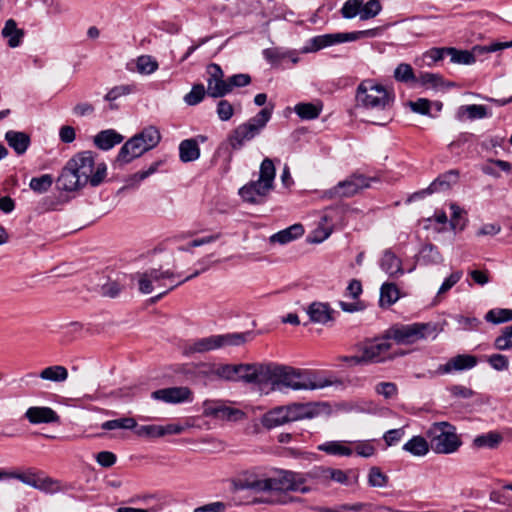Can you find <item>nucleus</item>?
<instances>
[{
    "label": "nucleus",
    "mask_w": 512,
    "mask_h": 512,
    "mask_svg": "<svg viewBox=\"0 0 512 512\" xmlns=\"http://www.w3.org/2000/svg\"><path fill=\"white\" fill-rule=\"evenodd\" d=\"M107 176L104 162L95 164L91 151H83L74 155L63 167L57 179L59 189L67 192L77 191L86 185L99 186Z\"/></svg>",
    "instance_id": "obj_1"
},
{
    "label": "nucleus",
    "mask_w": 512,
    "mask_h": 512,
    "mask_svg": "<svg viewBox=\"0 0 512 512\" xmlns=\"http://www.w3.org/2000/svg\"><path fill=\"white\" fill-rule=\"evenodd\" d=\"M266 382L272 390H317L328 386H342V380L325 378L311 370L296 369L291 366L269 363Z\"/></svg>",
    "instance_id": "obj_2"
},
{
    "label": "nucleus",
    "mask_w": 512,
    "mask_h": 512,
    "mask_svg": "<svg viewBox=\"0 0 512 512\" xmlns=\"http://www.w3.org/2000/svg\"><path fill=\"white\" fill-rule=\"evenodd\" d=\"M306 483V473L280 469L273 476L267 478H246L241 480L239 487L255 492H300L306 494L311 491V488Z\"/></svg>",
    "instance_id": "obj_3"
},
{
    "label": "nucleus",
    "mask_w": 512,
    "mask_h": 512,
    "mask_svg": "<svg viewBox=\"0 0 512 512\" xmlns=\"http://www.w3.org/2000/svg\"><path fill=\"white\" fill-rule=\"evenodd\" d=\"M276 169L270 158H265L259 171V178L244 185L239 190L241 198L251 204H262L273 189Z\"/></svg>",
    "instance_id": "obj_4"
},
{
    "label": "nucleus",
    "mask_w": 512,
    "mask_h": 512,
    "mask_svg": "<svg viewBox=\"0 0 512 512\" xmlns=\"http://www.w3.org/2000/svg\"><path fill=\"white\" fill-rule=\"evenodd\" d=\"M253 338L254 334L252 331L210 335L188 342L184 347V354L207 353L228 346H241L252 341Z\"/></svg>",
    "instance_id": "obj_5"
},
{
    "label": "nucleus",
    "mask_w": 512,
    "mask_h": 512,
    "mask_svg": "<svg viewBox=\"0 0 512 512\" xmlns=\"http://www.w3.org/2000/svg\"><path fill=\"white\" fill-rule=\"evenodd\" d=\"M393 100V94L374 80H364L357 87L356 102L364 109L385 111L391 107Z\"/></svg>",
    "instance_id": "obj_6"
},
{
    "label": "nucleus",
    "mask_w": 512,
    "mask_h": 512,
    "mask_svg": "<svg viewBox=\"0 0 512 512\" xmlns=\"http://www.w3.org/2000/svg\"><path fill=\"white\" fill-rule=\"evenodd\" d=\"M431 449L438 454H451L458 450L461 440L456 428L449 422H435L427 430Z\"/></svg>",
    "instance_id": "obj_7"
},
{
    "label": "nucleus",
    "mask_w": 512,
    "mask_h": 512,
    "mask_svg": "<svg viewBox=\"0 0 512 512\" xmlns=\"http://www.w3.org/2000/svg\"><path fill=\"white\" fill-rule=\"evenodd\" d=\"M271 108H263L254 117L250 118L247 122L237 126L229 135L228 143L233 150L241 149L244 144L251 141L261 130L266 126L272 115Z\"/></svg>",
    "instance_id": "obj_8"
},
{
    "label": "nucleus",
    "mask_w": 512,
    "mask_h": 512,
    "mask_svg": "<svg viewBox=\"0 0 512 512\" xmlns=\"http://www.w3.org/2000/svg\"><path fill=\"white\" fill-rule=\"evenodd\" d=\"M388 338L398 344L409 345L429 336H436L437 325L428 323L398 324L392 326L388 331Z\"/></svg>",
    "instance_id": "obj_9"
},
{
    "label": "nucleus",
    "mask_w": 512,
    "mask_h": 512,
    "mask_svg": "<svg viewBox=\"0 0 512 512\" xmlns=\"http://www.w3.org/2000/svg\"><path fill=\"white\" fill-rule=\"evenodd\" d=\"M303 409L301 404L276 407L263 415L261 423L267 429L282 426L302 419Z\"/></svg>",
    "instance_id": "obj_10"
},
{
    "label": "nucleus",
    "mask_w": 512,
    "mask_h": 512,
    "mask_svg": "<svg viewBox=\"0 0 512 512\" xmlns=\"http://www.w3.org/2000/svg\"><path fill=\"white\" fill-rule=\"evenodd\" d=\"M374 36L373 30H364V31H354L347 33H333V34H325L313 37L309 40V45L304 48V52H316L325 47L343 43V42H352L359 40L364 37Z\"/></svg>",
    "instance_id": "obj_11"
},
{
    "label": "nucleus",
    "mask_w": 512,
    "mask_h": 512,
    "mask_svg": "<svg viewBox=\"0 0 512 512\" xmlns=\"http://www.w3.org/2000/svg\"><path fill=\"white\" fill-rule=\"evenodd\" d=\"M369 186V179L364 175L353 174L345 180L340 181L334 187L326 190L324 192V197L328 199L352 197Z\"/></svg>",
    "instance_id": "obj_12"
},
{
    "label": "nucleus",
    "mask_w": 512,
    "mask_h": 512,
    "mask_svg": "<svg viewBox=\"0 0 512 512\" xmlns=\"http://www.w3.org/2000/svg\"><path fill=\"white\" fill-rule=\"evenodd\" d=\"M175 277L176 274L171 270L149 269L138 275L139 290L141 293L149 294L153 291V282L163 286V280H172Z\"/></svg>",
    "instance_id": "obj_13"
},
{
    "label": "nucleus",
    "mask_w": 512,
    "mask_h": 512,
    "mask_svg": "<svg viewBox=\"0 0 512 512\" xmlns=\"http://www.w3.org/2000/svg\"><path fill=\"white\" fill-rule=\"evenodd\" d=\"M389 339L387 334L386 337L367 342L362 349L363 360H365L366 363H378L383 361L391 348V344L388 341Z\"/></svg>",
    "instance_id": "obj_14"
},
{
    "label": "nucleus",
    "mask_w": 512,
    "mask_h": 512,
    "mask_svg": "<svg viewBox=\"0 0 512 512\" xmlns=\"http://www.w3.org/2000/svg\"><path fill=\"white\" fill-rule=\"evenodd\" d=\"M151 397L155 400L163 401L166 403L177 404L192 401L193 393L190 388L179 386L153 391L151 393Z\"/></svg>",
    "instance_id": "obj_15"
},
{
    "label": "nucleus",
    "mask_w": 512,
    "mask_h": 512,
    "mask_svg": "<svg viewBox=\"0 0 512 512\" xmlns=\"http://www.w3.org/2000/svg\"><path fill=\"white\" fill-rule=\"evenodd\" d=\"M268 366L269 364H238L237 381L264 383L267 378Z\"/></svg>",
    "instance_id": "obj_16"
},
{
    "label": "nucleus",
    "mask_w": 512,
    "mask_h": 512,
    "mask_svg": "<svg viewBox=\"0 0 512 512\" xmlns=\"http://www.w3.org/2000/svg\"><path fill=\"white\" fill-rule=\"evenodd\" d=\"M138 139L131 137L120 148L119 153L113 163L115 168H121L125 164L132 162L134 159L139 158L146 153L145 148L138 145Z\"/></svg>",
    "instance_id": "obj_17"
},
{
    "label": "nucleus",
    "mask_w": 512,
    "mask_h": 512,
    "mask_svg": "<svg viewBox=\"0 0 512 512\" xmlns=\"http://www.w3.org/2000/svg\"><path fill=\"white\" fill-rule=\"evenodd\" d=\"M310 322L326 325L328 322L334 321L335 311L328 303L313 302L306 310Z\"/></svg>",
    "instance_id": "obj_18"
},
{
    "label": "nucleus",
    "mask_w": 512,
    "mask_h": 512,
    "mask_svg": "<svg viewBox=\"0 0 512 512\" xmlns=\"http://www.w3.org/2000/svg\"><path fill=\"white\" fill-rule=\"evenodd\" d=\"M477 364V359L472 355H457L451 358L446 364L440 365L437 373L447 374L452 371L471 369Z\"/></svg>",
    "instance_id": "obj_19"
},
{
    "label": "nucleus",
    "mask_w": 512,
    "mask_h": 512,
    "mask_svg": "<svg viewBox=\"0 0 512 512\" xmlns=\"http://www.w3.org/2000/svg\"><path fill=\"white\" fill-rule=\"evenodd\" d=\"M25 417L31 424L55 423L59 421V416L50 407H30L26 410Z\"/></svg>",
    "instance_id": "obj_20"
},
{
    "label": "nucleus",
    "mask_w": 512,
    "mask_h": 512,
    "mask_svg": "<svg viewBox=\"0 0 512 512\" xmlns=\"http://www.w3.org/2000/svg\"><path fill=\"white\" fill-rule=\"evenodd\" d=\"M308 479H320L323 481H335L344 484L347 482L348 477L341 469L318 467L306 473Z\"/></svg>",
    "instance_id": "obj_21"
},
{
    "label": "nucleus",
    "mask_w": 512,
    "mask_h": 512,
    "mask_svg": "<svg viewBox=\"0 0 512 512\" xmlns=\"http://www.w3.org/2000/svg\"><path fill=\"white\" fill-rule=\"evenodd\" d=\"M381 269L390 277H398L403 275L402 261L391 249H386L380 260Z\"/></svg>",
    "instance_id": "obj_22"
},
{
    "label": "nucleus",
    "mask_w": 512,
    "mask_h": 512,
    "mask_svg": "<svg viewBox=\"0 0 512 512\" xmlns=\"http://www.w3.org/2000/svg\"><path fill=\"white\" fill-rule=\"evenodd\" d=\"M5 140L18 155L24 154L31 142L28 134L13 130L6 132Z\"/></svg>",
    "instance_id": "obj_23"
},
{
    "label": "nucleus",
    "mask_w": 512,
    "mask_h": 512,
    "mask_svg": "<svg viewBox=\"0 0 512 512\" xmlns=\"http://www.w3.org/2000/svg\"><path fill=\"white\" fill-rule=\"evenodd\" d=\"M304 234V228L301 224H294L270 236V243L284 245L301 237Z\"/></svg>",
    "instance_id": "obj_24"
},
{
    "label": "nucleus",
    "mask_w": 512,
    "mask_h": 512,
    "mask_svg": "<svg viewBox=\"0 0 512 512\" xmlns=\"http://www.w3.org/2000/svg\"><path fill=\"white\" fill-rule=\"evenodd\" d=\"M123 141V136L113 129L99 132L94 137V144L101 150H109Z\"/></svg>",
    "instance_id": "obj_25"
},
{
    "label": "nucleus",
    "mask_w": 512,
    "mask_h": 512,
    "mask_svg": "<svg viewBox=\"0 0 512 512\" xmlns=\"http://www.w3.org/2000/svg\"><path fill=\"white\" fill-rule=\"evenodd\" d=\"M24 34V30L17 27L14 19H8L1 31V35L8 40L7 44L11 48H16L21 44Z\"/></svg>",
    "instance_id": "obj_26"
},
{
    "label": "nucleus",
    "mask_w": 512,
    "mask_h": 512,
    "mask_svg": "<svg viewBox=\"0 0 512 512\" xmlns=\"http://www.w3.org/2000/svg\"><path fill=\"white\" fill-rule=\"evenodd\" d=\"M138 139V145L145 148V151L153 149L161 139L160 132L154 126L144 128L140 133L133 136Z\"/></svg>",
    "instance_id": "obj_27"
},
{
    "label": "nucleus",
    "mask_w": 512,
    "mask_h": 512,
    "mask_svg": "<svg viewBox=\"0 0 512 512\" xmlns=\"http://www.w3.org/2000/svg\"><path fill=\"white\" fill-rule=\"evenodd\" d=\"M138 139V145L145 148V151L153 149L161 139L160 132L154 126L144 128L140 133L133 136Z\"/></svg>",
    "instance_id": "obj_28"
},
{
    "label": "nucleus",
    "mask_w": 512,
    "mask_h": 512,
    "mask_svg": "<svg viewBox=\"0 0 512 512\" xmlns=\"http://www.w3.org/2000/svg\"><path fill=\"white\" fill-rule=\"evenodd\" d=\"M179 157L184 163L192 162L200 157V148L195 139H185L179 145Z\"/></svg>",
    "instance_id": "obj_29"
},
{
    "label": "nucleus",
    "mask_w": 512,
    "mask_h": 512,
    "mask_svg": "<svg viewBox=\"0 0 512 512\" xmlns=\"http://www.w3.org/2000/svg\"><path fill=\"white\" fill-rule=\"evenodd\" d=\"M459 177L458 170H450L435 179L425 192L432 194L440 190L448 189L452 183H456Z\"/></svg>",
    "instance_id": "obj_30"
},
{
    "label": "nucleus",
    "mask_w": 512,
    "mask_h": 512,
    "mask_svg": "<svg viewBox=\"0 0 512 512\" xmlns=\"http://www.w3.org/2000/svg\"><path fill=\"white\" fill-rule=\"evenodd\" d=\"M430 443L422 436H414L403 446L413 456L422 457L429 452Z\"/></svg>",
    "instance_id": "obj_31"
},
{
    "label": "nucleus",
    "mask_w": 512,
    "mask_h": 512,
    "mask_svg": "<svg viewBox=\"0 0 512 512\" xmlns=\"http://www.w3.org/2000/svg\"><path fill=\"white\" fill-rule=\"evenodd\" d=\"M393 77L397 82L407 85H416L417 75L413 67L408 63H400L396 66L393 72Z\"/></svg>",
    "instance_id": "obj_32"
},
{
    "label": "nucleus",
    "mask_w": 512,
    "mask_h": 512,
    "mask_svg": "<svg viewBox=\"0 0 512 512\" xmlns=\"http://www.w3.org/2000/svg\"><path fill=\"white\" fill-rule=\"evenodd\" d=\"M320 451L334 456H351L353 449L344 441H328L318 446Z\"/></svg>",
    "instance_id": "obj_33"
},
{
    "label": "nucleus",
    "mask_w": 512,
    "mask_h": 512,
    "mask_svg": "<svg viewBox=\"0 0 512 512\" xmlns=\"http://www.w3.org/2000/svg\"><path fill=\"white\" fill-rule=\"evenodd\" d=\"M39 377L52 382H63L68 378V370L61 365H53L43 369Z\"/></svg>",
    "instance_id": "obj_34"
},
{
    "label": "nucleus",
    "mask_w": 512,
    "mask_h": 512,
    "mask_svg": "<svg viewBox=\"0 0 512 512\" xmlns=\"http://www.w3.org/2000/svg\"><path fill=\"white\" fill-rule=\"evenodd\" d=\"M417 84L426 89H437L444 85V79L438 73L420 72L417 75Z\"/></svg>",
    "instance_id": "obj_35"
},
{
    "label": "nucleus",
    "mask_w": 512,
    "mask_h": 512,
    "mask_svg": "<svg viewBox=\"0 0 512 512\" xmlns=\"http://www.w3.org/2000/svg\"><path fill=\"white\" fill-rule=\"evenodd\" d=\"M399 299V290L393 283H384L380 289L379 303L381 307H389Z\"/></svg>",
    "instance_id": "obj_36"
},
{
    "label": "nucleus",
    "mask_w": 512,
    "mask_h": 512,
    "mask_svg": "<svg viewBox=\"0 0 512 512\" xmlns=\"http://www.w3.org/2000/svg\"><path fill=\"white\" fill-rule=\"evenodd\" d=\"M503 440V437L498 432H488L486 434L478 435L473 440V445L477 448H496L501 441Z\"/></svg>",
    "instance_id": "obj_37"
},
{
    "label": "nucleus",
    "mask_w": 512,
    "mask_h": 512,
    "mask_svg": "<svg viewBox=\"0 0 512 512\" xmlns=\"http://www.w3.org/2000/svg\"><path fill=\"white\" fill-rule=\"evenodd\" d=\"M230 93L228 80L220 78V80H207V95L212 98H221Z\"/></svg>",
    "instance_id": "obj_38"
},
{
    "label": "nucleus",
    "mask_w": 512,
    "mask_h": 512,
    "mask_svg": "<svg viewBox=\"0 0 512 512\" xmlns=\"http://www.w3.org/2000/svg\"><path fill=\"white\" fill-rule=\"evenodd\" d=\"M419 261L425 265L439 264L442 262V255L433 244H426L420 251Z\"/></svg>",
    "instance_id": "obj_39"
},
{
    "label": "nucleus",
    "mask_w": 512,
    "mask_h": 512,
    "mask_svg": "<svg viewBox=\"0 0 512 512\" xmlns=\"http://www.w3.org/2000/svg\"><path fill=\"white\" fill-rule=\"evenodd\" d=\"M296 114L304 120H312L320 115L322 105L313 103H299L295 106Z\"/></svg>",
    "instance_id": "obj_40"
},
{
    "label": "nucleus",
    "mask_w": 512,
    "mask_h": 512,
    "mask_svg": "<svg viewBox=\"0 0 512 512\" xmlns=\"http://www.w3.org/2000/svg\"><path fill=\"white\" fill-rule=\"evenodd\" d=\"M161 164V161H156L152 163L148 169L139 171L131 176L126 180L125 188H135L139 185L141 181L148 178L150 175L154 174L159 166Z\"/></svg>",
    "instance_id": "obj_41"
},
{
    "label": "nucleus",
    "mask_w": 512,
    "mask_h": 512,
    "mask_svg": "<svg viewBox=\"0 0 512 512\" xmlns=\"http://www.w3.org/2000/svg\"><path fill=\"white\" fill-rule=\"evenodd\" d=\"M137 71L149 75L158 69V62L150 55H141L136 60Z\"/></svg>",
    "instance_id": "obj_42"
},
{
    "label": "nucleus",
    "mask_w": 512,
    "mask_h": 512,
    "mask_svg": "<svg viewBox=\"0 0 512 512\" xmlns=\"http://www.w3.org/2000/svg\"><path fill=\"white\" fill-rule=\"evenodd\" d=\"M382 10V6L379 0H369L364 3L362 0L360 10V20H368L376 17Z\"/></svg>",
    "instance_id": "obj_43"
},
{
    "label": "nucleus",
    "mask_w": 512,
    "mask_h": 512,
    "mask_svg": "<svg viewBox=\"0 0 512 512\" xmlns=\"http://www.w3.org/2000/svg\"><path fill=\"white\" fill-rule=\"evenodd\" d=\"M485 320L493 324H500L512 320V309L496 308L489 310Z\"/></svg>",
    "instance_id": "obj_44"
},
{
    "label": "nucleus",
    "mask_w": 512,
    "mask_h": 512,
    "mask_svg": "<svg viewBox=\"0 0 512 512\" xmlns=\"http://www.w3.org/2000/svg\"><path fill=\"white\" fill-rule=\"evenodd\" d=\"M448 48H432L422 55L420 66L432 67L438 61L442 60L447 54Z\"/></svg>",
    "instance_id": "obj_45"
},
{
    "label": "nucleus",
    "mask_w": 512,
    "mask_h": 512,
    "mask_svg": "<svg viewBox=\"0 0 512 512\" xmlns=\"http://www.w3.org/2000/svg\"><path fill=\"white\" fill-rule=\"evenodd\" d=\"M447 55L451 56V62L457 64L469 65L475 62L474 54L468 50H458L456 48H448Z\"/></svg>",
    "instance_id": "obj_46"
},
{
    "label": "nucleus",
    "mask_w": 512,
    "mask_h": 512,
    "mask_svg": "<svg viewBox=\"0 0 512 512\" xmlns=\"http://www.w3.org/2000/svg\"><path fill=\"white\" fill-rule=\"evenodd\" d=\"M137 426L136 420L131 417H123L120 419H114L106 421L102 424L104 430H115V429H133Z\"/></svg>",
    "instance_id": "obj_47"
},
{
    "label": "nucleus",
    "mask_w": 512,
    "mask_h": 512,
    "mask_svg": "<svg viewBox=\"0 0 512 512\" xmlns=\"http://www.w3.org/2000/svg\"><path fill=\"white\" fill-rule=\"evenodd\" d=\"M223 379L226 381H237V365L232 364H215V379Z\"/></svg>",
    "instance_id": "obj_48"
},
{
    "label": "nucleus",
    "mask_w": 512,
    "mask_h": 512,
    "mask_svg": "<svg viewBox=\"0 0 512 512\" xmlns=\"http://www.w3.org/2000/svg\"><path fill=\"white\" fill-rule=\"evenodd\" d=\"M207 94L203 84L193 85L191 91L184 96V102L189 106L199 104Z\"/></svg>",
    "instance_id": "obj_49"
},
{
    "label": "nucleus",
    "mask_w": 512,
    "mask_h": 512,
    "mask_svg": "<svg viewBox=\"0 0 512 512\" xmlns=\"http://www.w3.org/2000/svg\"><path fill=\"white\" fill-rule=\"evenodd\" d=\"M53 184V177L50 174H44L40 177H34L30 181V188L38 193H44L50 189Z\"/></svg>",
    "instance_id": "obj_50"
},
{
    "label": "nucleus",
    "mask_w": 512,
    "mask_h": 512,
    "mask_svg": "<svg viewBox=\"0 0 512 512\" xmlns=\"http://www.w3.org/2000/svg\"><path fill=\"white\" fill-rule=\"evenodd\" d=\"M362 0H347L344 2L340 12L343 18L352 19L356 16L360 17Z\"/></svg>",
    "instance_id": "obj_51"
},
{
    "label": "nucleus",
    "mask_w": 512,
    "mask_h": 512,
    "mask_svg": "<svg viewBox=\"0 0 512 512\" xmlns=\"http://www.w3.org/2000/svg\"><path fill=\"white\" fill-rule=\"evenodd\" d=\"M194 376L199 378H205L208 380L215 379V364L210 363H199L195 365L191 371Z\"/></svg>",
    "instance_id": "obj_52"
},
{
    "label": "nucleus",
    "mask_w": 512,
    "mask_h": 512,
    "mask_svg": "<svg viewBox=\"0 0 512 512\" xmlns=\"http://www.w3.org/2000/svg\"><path fill=\"white\" fill-rule=\"evenodd\" d=\"M245 413L239 409L223 405L216 419L220 420H229V421H239L244 419Z\"/></svg>",
    "instance_id": "obj_53"
},
{
    "label": "nucleus",
    "mask_w": 512,
    "mask_h": 512,
    "mask_svg": "<svg viewBox=\"0 0 512 512\" xmlns=\"http://www.w3.org/2000/svg\"><path fill=\"white\" fill-rule=\"evenodd\" d=\"M368 483L372 487L382 488L387 485L388 477L384 473H382L380 468L372 467L369 470Z\"/></svg>",
    "instance_id": "obj_54"
},
{
    "label": "nucleus",
    "mask_w": 512,
    "mask_h": 512,
    "mask_svg": "<svg viewBox=\"0 0 512 512\" xmlns=\"http://www.w3.org/2000/svg\"><path fill=\"white\" fill-rule=\"evenodd\" d=\"M494 345L498 350H508L512 348V324L503 328L501 335L495 339Z\"/></svg>",
    "instance_id": "obj_55"
},
{
    "label": "nucleus",
    "mask_w": 512,
    "mask_h": 512,
    "mask_svg": "<svg viewBox=\"0 0 512 512\" xmlns=\"http://www.w3.org/2000/svg\"><path fill=\"white\" fill-rule=\"evenodd\" d=\"M216 113L221 121H229L234 115V106L228 100L222 99L217 103Z\"/></svg>",
    "instance_id": "obj_56"
},
{
    "label": "nucleus",
    "mask_w": 512,
    "mask_h": 512,
    "mask_svg": "<svg viewBox=\"0 0 512 512\" xmlns=\"http://www.w3.org/2000/svg\"><path fill=\"white\" fill-rule=\"evenodd\" d=\"M35 489L41 490L46 493H54L60 491V483L50 477L40 478L36 483Z\"/></svg>",
    "instance_id": "obj_57"
},
{
    "label": "nucleus",
    "mask_w": 512,
    "mask_h": 512,
    "mask_svg": "<svg viewBox=\"0 0 512 512\" xmlns=\"http://www.w3.org/2000/svg\"><path fill=\"white\" fill-rule=\"evenodd\" d=\"M375 391L385 399H391L397 395L398 389L392 382H380L375 386Z\"/></svg>",
    "instance_id": "obj_58"
},
{
    "label": "nucleus",
    "mask_w": 512,
    "mask_h": 512,
    "mask_svg": "<svg viewBox=\"0 0 512 512\" xmlns=\"http://www.w3.org/2000/svg\"><path fill=\"white\" fill-rule=\"evenodd\" d=\"M462 275H463L462 271H455V272L451 273L443 281L442 285L440 286L438 293H437V297H440L443 294H445L446 292H448L456 283H458L460 281V279L462 278Z\"/></svg>",
    "instance_id": "obj_59"
},
{
    "label": "nucleus",
    "mask_w": 512,
    "mask_h": 512,
    "mask_svg": "<svg viewBox=\"0 0 512 512\" xmlns=\"http://www.w3.org/2000/svg\"><path fill=\"white\" fill-rule=\"evenodd\" d=\"M352 444L354 445L353 452L355 451L361 457L368 458L375 454V447L369 441H358Z\"/></svg>",
    "instance_id": "obj_60"
},
{
    "label": "nucleus",
    "mask_w": 512,
    "mask_h": 512,
    "mask_svg": "<svg viewBox=\"0 0 512 512\" xmlns=\"http://www.w3.org/2000/svg\"><path fill=\"white\" fill-rule=\"evenodd\" d=\"M224 403L218 400H206L203 402V415L216 418Z\"/></svg>",
    "instance_id": "obj_61"
},
{
    "label": "nucleus",
    "mask_w": 512,
    "mask_h": 512,
    "mask_svg": "<svg viewBox=\"0 0 512 512\" xmlns=\"http://www.w3.org/2000/svg\"><path fill=\"white\" fill-rule=\"evenodd\" d=\"M132 91L133 87L131 85L115 86L107 92L105 95V100L114 101L121 96L130 94Z\"/></svg>",
    "instance_id": "obj_62"
},
{
    "label": "nucleus",
    "mask_w": 512,
    "mask_h": 512,
    "mask_svg": "<svg viewBox=\"0 0 512 512\" xmlns=\"http://www.w3.org/2000/svg\"><path fill=\"white\" fill-rule=\"evenodd\" d=\"M408 105L415 113L422 115H429L430 113L431 102L426 98H419L416 101H410Z\"/></svg>",
    "instance_id": "obj_63"
},
{
    "label": "nucleus",
    "mask_w": 512,
    "mask_h": 512,
    "mask_svg": "<svg viewBox=\"0 0 512 512\" xmlns=\"http://www.w3.org/2000/svg\"><path fill=\"white\" fill-rule=\"evenodd\" d=\"M489 364L497 371L508 369V358L502 354H493L488 359Z\"/></svg>",
    "instance_id": "obj_64"
}]
</instances>
